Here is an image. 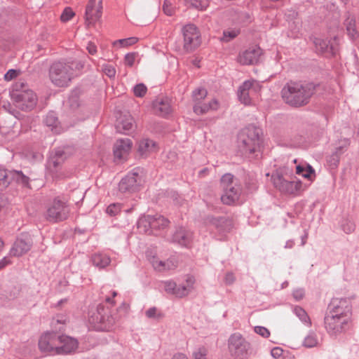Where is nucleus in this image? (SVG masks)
<instances>
[{
  "instance_id": "obj_1",
  "label": "nucleus",
  "mask_w": 359,
  "mask_h": 359,
  "mask_svg": "<svg viewBox=\"0 0 359 359\" xmlns=\"http://www.w3.org/2000/svg\"><path fill=\"white\" fill-rule=\"evenodd\" d=\"M348 311L346 300L334 299L329 305V312L325 318L327 330L332 334L341 332L347 323L346 313Z\"/></svg>"
},
{
  "instance_id": "obj_2",
  "label": "nucleus",
  "mask_w": 359,
  "mask_h": 359,
  "mask_svg": "<svg viewBox=\"0 0 359 359\" xmlns=\"http://www.w3.org/2000/svg\"><path fill=\"white\" fill-rule=\"evenodd\" d=\"M262 144V131L259 128L249 126L238 135L237 148L238 151L250 157L259 152Z\"/></svg>"
},
{
  "instance_id": "obj_3",
  "label": "nucleus",
  "mask_w": 359,
  "mask_h": 359,
  "mask_svg": "<svg viewBox=\"0 0 359 359\" xmlns=\"http://www.w3.org/2000/svg\"><path fill=\"white\" fill-rule=\"evenodd\" d=\"M312 94L313 90L309 85L294 81L287 83L281 90L285 102L295 107L306 104Z\"/></svg>"
},
{
  "instance_id": "obj_4",
  "label": "nucleus",
  "mask_w": 359,
  "mask_h": 359,
  "mask_svg": "<svg viewBox=\"0 0 359 359\" xmlns=\"http://www.w3.org/2000/svg\"><path fill=\"white\" fill-rule=\"evenodd\" d=\"M271 180L275 187L283 193L297 194L302 190V182L292 180V173H290L286 168L277 170L273 174Z\"/></svg>"
},
{
  "instance_id": "obj_5",
  "label": "nucleus",
  "mask_w": 359,
  "mask_h": 359,
  "mask_svg": "<svg viewBox=\"0 0 359 359\" xmlns=\"http://www.w3.org/2000/svg\"><path fill=\"white\" fill-rule=\"evenodd\" d=\"M69 213L70 208L67 201L55 197L47 204L43 217L49 222L57 223L66 220Z\"/></svg>"
},
{
  "instance_id": "obj_6",
  "label": "nucleus",
  "mask_w": 359,
  "mask_h": 359,
  "mask_svg": "<svg viewBox=\"0 0 359 359\" xmlns=\"http://www.w3.org/2000/svg\"><path fill=\"white\" fill-rule=\"evenodd\" d=\"M51 82L56 86H67L73 77V69L68 63L57 62L49 70Z\"/></svg>"
},
{
  "instance_id": "obj_7",
  "label": "nucleus",
  "mask_w": 359,
  "mask_h": 359,
  "mask_svg": "<svg viewBox=\"0 0 359 359\" xmlns=\"http://www.w3.org/2000/svg\"><path fill=\"white\" fill-rule=\"evenodd\" d=\"M262 86L254 80H248L242 83L238 90L240 102L245 105H254L259 100Z\"/></svg>"
},
{
  "instance_id": "obj_8",
  "label": "nucleus",
  "mask_w": 359,
  "mask_h": 359,
  "mask_svg": "<svg viewBox=\"0 0 359 359\" xmlns=\"http://www.w3.org/2000/svg\"><path fill=\"white\" fill-rule=\"evenodd\" d=\"M88 321L95 329L108 331L114 327L116 319L110 315L108 309L99 307L97 310L91 312Z\"/></svg>"
},
{
  "instance_id": "obj_9",
  "label": "nucleus",
  "mask_w": 359,
  "mask_h": 359,
  "mask_svg": "<svg viewBox=\"0 0 359 359\" xmlns=\"http://www.w3.org/2000/svg\"><path fill=\"white\" fill-rule=\"evenodd\" d=\"M183 49L189 53L196 50L201 43V32L193 24H187L182 27Z\"/></svg>"
},
{
  "instance_id": "obj_10",
  "label": "nucleus",
  "mask_w": 359,
  "mask_h": 359,
  "mask_svg": "<svg viewBox=\"0 0 359 359\" xmlns=\"http://www.w3.org/2000/svg\"><path fill=\"white\" fill-rule=\"evenodd\" d=\"M250 345L240 334H232L229 339V350L231 354L239 359L247 358L250 354Z\"/></svg>"
},
{
  "instance_id": "obj_11",
  "label": "nucleus",
  "mask_w": 359,
  "mask_h": 359,
  "mask_svg": "<svg viewBox=\"0 0 359 359\" xmlns=\"http://www.w3.org/2000/svg\"><path fill=\"white\" fill-rule=\"evenodd\" d=\"M169 221L163 216H143L139 219L138 229L144 233H152L154 230L163 229L168 226Z\"/></svg>"
},
{
  "instance_id": "obj_12",
  "label": "nucleus",
  "mask_w": 359,
  "mask_h": 359,
  "mask_svg": "<svg viewBox=\"0 0 359 359\" xmlns=\"http://www.w3.org/2000/svg\"><path fill=\"white\" fill-rule=\"evenodd\" d=\"M59 334L55 332H46L39 339L38 346L40 351L49 355H57Z\"/></svg>"
},
{
  "instance_id": "obj_13",
  "label": "nucleus",
  "mask_w": 359,
  "mask_h": 359,
  "mask_svg": "<svg viewBox=\"0 0 359 359\" xmlns=\"http://www.w3.org/2000/svg\"><path fill=\"white\" fill-rule=\"evenodd\" d=\"M102 1L90 0L86 7L85 22L88 27L95 26L102 15Z\"/></svg>"
},
{
  "instance_id": "obj_14",
  "label": "nucleus",
  "mask_w": 359,
  "mask_h": 359,
  "mask_svg": "<svg viewBox=\"0 0 359 359\" xmlns=\"http://www.w3.org/2000/svg\"><path fill=\"white\" fill-rule=\"evenodd\" d=\"M141 184V176L134 170L121 180L118 184V189L122 193L134 192L139 189Z\"/></svg>"
},
{
  "instance_id": "obj_15",
  "label": "nucleus",
  "mask_w": 359,
  "mask_h": 359,
  "mask_svg": "<svg viewBox=\"0 0 359 359\" xmlns=\"http://www.w3.org/2000/svg\"><path fill=\"white\" fill-rule=\"evenodd\" d=\"M133 146L130 139L121 138L116 141L113 147L114 156L116 161H126Z\"/></svg>"
},
{
  "instance_id": "obj_16",
  "label": "nucleus",
  "mask_w": 359,
  "mask_h": 359,
  "mask_svg": "<svg viewBox=\"0 0 359 359\" xmlns=\"http://www.w3.org/2000/svg\"><path fill=\"white\" fill-rule=\"evenodd\" d=\"M262 55V50L259 47H251L240 53L237 61L243 65H254L259 61Z\"/></svg>"
},
{
  "instance_id": "obj_17",
  "label": "nucleus",
  "mask_w": 359,
  "mask_h": 359,
  "mask_svg": "<svg viewBox=\"0 0 359 359\" xmlns=\"http://www.w3.org/2000/svg\"><path fill=\"white\" fill-rule=\"evenodd\" d=\"M187 286H177L173 281H166L164 283V288L168 293L174 294L177 297H183L189 294L190 288L194 283V280L190 278L187 279Z\"/></svg>"
},
{
  "instance_id": "obj_18",
  "label": "nucleus",
  "mask_w": 359,
  "mask_h": 359,
  "mask_svg": "<svg viewBox=\"0 0 359 359\" xmlns=\"http://www.w3.org/2000/svg\"><path fill=\"white\" fill-rule=\"evenodd\" d=\"M135 128V121L132 116L128 113H121L116 118V128L118 132L128 134Z\"/></svg>"
},
{
  "instance_id": "obj_19",
  "label": "nucleus",
  "mask_w": 359,
  "mask_h": 359,
  "mask_svg": "<svg viewBox=\"0 0 359 359\" xmlns=\"http://www.w3.org/2000/svg\"><path fill=\"white\" fill-rule=\"evenodd\" d=\"M137 145V153L142 158H147L151 154L157 153L159 149L158 144L148 138L140 140Z\"/></svg>"
},
{
  "instance_id": "obj_20",
  "label": "nucleus",
  "mask_w": 359,
  "mask_h": 359,
  "mask_svg": "<svg viewBox=\"0 0 359 359\" xmlns=\"http://www.w3.org/2000/svg\"><path fill=\"white\" fill-rule=\"evenodd\" d=\"M57 355L66 354L75 351L78 347L77 341L67 335L59 334Z\"/></svg>"
},
{
  "instance_id": "obj_21",
  "label": "nucleus",
  "mask_w": 359,
  "mask_h": 359,
  "mask_svg": "<svg viewBox=\"0 0 359 359\" xmlns=\"http://www.w3.org/2000/svg\"><path fill=\"white\" fill-rule=\"evenodd\" d=\"M153 111L155 114L165 117L172 112L170 101L168 98H157L152 104Z\"/></svg>"
},
{
  "instance_id": "obj_22",
  "label": "nucleus",
  "mask_w": 359,
  "mask_h": 359,
  "mask_svg": "<svg viewBox=\"0 0 359 359\" xmlns=\"http://www.w3.org/2000/svg\"><path fill=\"white\" fill-rule=\"evenodd\" d=\"M240 194L241 188L239 185L234 184L229 188L224 189V194L221 196V200L224 204L231 205L239 199Z\"/></svg>"
},
{
  "instance_id": "obj_23",
  "label": "nucleus",
  "mask_w": 359,
  "mask_h": 359,
  "mask_svg": "<svg viewBox=\"0 0 359 359\" xmlns=\"http://www.w3.org/2000/svg\"><path fill=\"white\" fill-rule=\"evenodd\" d=\"M149 260L155 270L163 271L170 270L176 267L177 264L174 259L163 261L156 256L149 257Z\"/></svg>"
},
{
  "instance_id": "obj_24",
  "label": "nucleus",
  "mask_w": 359,
  "mask_h": 359,
  "mask_svg": "<svg viewBox=\"0 0 359 359\" xmlns=\"http://www.w3.org/2000/svg\"><path fill=\"white\" fill-rule=\"evenodd\" d=\"M314 43L317 51L327 57L332 56L335 53V50L332 46L330 45L329 40L316 39Z\"/></svg>"
},
{
  "instance_id": "obj_25",
  "label": "nucleus",
  "mask_w": 359,
  "mask_h": 359,
  "mask_svg": "<svg viewBox=\"0 0 359 359\" xmlns=\"http://www.w3.org/2000/svg\"><path fill=\"white\" fill-rule=\"evenodd\" d=\"M38 98L32 90H24V111L33 109L37 104Z\"/></svg>"
},
{
  "instance_id": "obj_26",
  "label": "nucleus",
  "mask_w": 359,
  "mask_h": 359,
  "mask_svg": "<svg viewBox=\"0 0 359 359\" xmlns=\"http://www.w3.org/2000/svg\"><path fill=\"white\" fill-rule=\"evenodd\" d=\"M191 238V233L184 229H180L173 236L174 241L177 242L182 245H187L189 243Z\"/></svg>"
},
{
  "instance_id": "obj_27",
  "label": "nucleus",
  "mask_w": 359,
  "mask_h": 359,
  "mask_svg": "<svg viewBox=\"0 0 359 359\" xmlns=\"http://www.w3.org/2000/svg\"><path fill=\"white\" fill-rule=\"evenodd\" d=\"M92 262L95 266L102 269L108 266L111 262L110 257L102 253H96L92 257Z\"/></svg>"
},
{
  "instance_id": "obj_28",
  "label": "nucleus",
  "mask_w": 359,
  "mask_h": 359,
  "mask_svg": "<svg viewBox=\"0 0 359 359\" xmlns=\"http://www.w3.org/2000/svg\"><path fill=\"white\" fill-rule=\"evenodd\" d=\"M296 173L310 181H313L315 178V170L309 165L306 166L297 165L296 167Z\"/></svg>"
},
{
  "instance_id": "obj_29",
  "label": "nucleus",
  "mask_w": 359,
  "mask_h": 359,
  "mask_svg": "<svg viewBox=\"0 0 359 359\" xmlns=\"http://www.w3.org/2000/svg\"><path fill=\"white\" fill-rule=\"evenodd\" d=\"M346 31L349 36L355 40L359 36V33L355 27V21L353 18H348L346 21Z\"/></svg>"
},
{
  "instance_id": "obj_30",
  "label": "nucleus",
  "mask_w": 359,
  "mask_h": 359,
  "mask_svg": "<svg viewBox=\"0 0 359 359\" xmlns=\"http://www.w3.org/2000/svg\"><path fill=\"white\" fill-rule=\"evenodd\" d=\"M138 39L136 37H130L128 39H119L113 42L114 46H118L119 48H124L135 44Z\"/></svg>"
},
{
  "instance_id": "obj_31",
  "label": "nucleus",
  "mask_w": 359,
  "mask_h": 359,
  "mask_svg": "<svg viewBox=\"0 0 359 359\" xmlns=\"http://www.w3.org/2000/svg\"><path fill=\"white\" fill-rule=\"evenodd\" d=\"M192 359H210L208 348L204 346L196 348L192 353Z\"/></svg>"
},
{
  "instance_id": "obj_32",
  "label": "nucleus",
  "mask_w": 359,
  "mask_h": 359,
  "mask_svg": "<svg viewBox=\"0 0 359 359\" xmlns=\"http://www.w3.org/2000/svg\"><path fill=\"white\" fill-rule=\"evenodd\" d=\"M22 253V241L17 240L11 248L9 255L11 257H20Z\"/></svg>"
},
{
  "instance_id": "obj_33",
  "label": "nucleus",
  "mask_w": 359,
  "mask_h": 359,
  "mask_svg": "<svg viewBox=\"0 0 359 359\" xmlns=\"http://www.w3.org/2000/svg\"><path fill=\"white\" fill-rule=\"evenodd\" d=\"M9 174L11 173L0 168V190L6 189L10 184Z\"/></svg>"
},
{
  "instance_id": "obj_34",
  "label": "nucleus",
  "mask_w": 359,
  "mask_h": 359,
  "mask_svg": "<svg viewBox=\"0 0 359 359\" xmlns=\"http://www.w3.org/2000/svg\"><path fill=\"white\" fill-rule=\"evenodd\" d=\"M240 33L238 29H229L223 32L222 40L224 41H229L236 38Z\"/></svg>"
},
{
  "instance_id": "obj_35",
  "label": "nucleus",
  "mask_w": 359,
  "mask_h": 359,
  "mask_svg": "<svg viewBox=\"0 0 359 359\" xmlns=\"http://www.w3.org/2000/svg\"><path fill=\"white\" fill-rule=\"evenodd\" d=\"M233 176L231 174H225L222 176L221 179V185L223 189L229 188L233 186Z\"/></svg>"
},
{
  "instance_id": "obj_36",
  "label": "nucleus",
  "mask_w": 359,
  "mask_h": 359,
  "mask_svg": "<svg viewBox=\"0 0 359 359\" xmlns=\"http://www.w3.org/2000/svg\"><path fill=\"white\" fill-rule=\"evenodd\" d=\"M45 123L48 126L52 127V130L57 128L58 121L55 114L54 112L48 113L45 118Z\"/></svg>"
},
{
  "instance_id": "obj_37",
  "label": "nucleus",
  "mask_w": 359,
  "mask_h": 359,
  "mask_svg": "<svg viewBox=\"0 0 359 359\" xmlns=\"http://www.w3.org/2000/svg\"><path fill=\"white\" fill-rule=\"evenodd\" d=\"M145 314L149 318L159 320L163 317V314L156 307H152L146 311Z\"/></svg>"
},
{
  "instance_id": "obj_38",
  "label": "nucleus",
  "mask_w": 359,
  "mask_h": 359,
  "mask_svg": "<svg viewBox=\"0 0 359 359\" xmlns=\"http://www.w3.org/2000/svg\"><path fill=\"white\" fill-rule=\"evenodd\" d=\"M295 314L299 318V319L307 325H310V319L306 311L301 307L294 308Z\"/></svg>"
},
{
  "instance_id": "obj_39",
  "label": "nucleus",
  "mask_w": 359,
  "mask_h": 359,
  "mask_svg": "<svg viewBox=\"0 0 359 359\" xmlns=\"http://www.w3.org/2000/svg\"><path fill=\"white\" fill-rule=\"evenodd\" d=\"M208 95L207 90L203 88H199L193 91L192 96L194 101H200L206 97Z\"/></svg>"
},
{
  "instance_id": "obj_40",
  "label": "nucleus",
  "mask_w": 359,
  "mask_h": 359,
  "mask_svg": "<svg viewBox=\"0 0 359 359\" xmlns=\"http://www.w3.org/2000/svg\"><path fill=\"white\" fill-rule=\"evenodd\" d=\"M138 57L137 53H129L124 57V64L128 67H133Z\"/></svg>"
},
{
  "instance_id": "obj_41",
  "label": "nucleus",
  "mask_w": 359,
  "mask_h": 359,
  "mask_svg": "<svg viewBox=\"0 0 359 359\" xmlns=\"http://www.w3.org/2000/svg\"><path fill=\"white\" fill-rule=\"evenodd\" d=\"M147 91V86L143 83L137 84L133 88V93L136 97H142L145 95Z\"/></svg>"
},
{
  "instance_id": "obj_42",
  "label": "nucleus",
  "mask_w": 359,
  "mask_h": 359,
  "mask_svg": "<svg viewBox=\"0 0 359 359\" xmlns=\"http://www.w3.org/2000/svg\"><path fill=\"white\" fill-rule=\"evenodd\" d=\"M318 339L313 334H310L306 337L304 341V346L308 348H312L318 344Z\"/></svg>"
},
{
  "instance_id": "obj_43",
  "label": "nucleus",
  "mask_w": 359,
  "mask_h": 359,
  "mask_svg": "<svg viewBox=\"0 0 359 359\" xmlns=\"http://www.w3.org/2000/svg\"><path fill=\"white\" fill-rule=\"evenodd\" d=\"M74 15H75V13L73 11V10L71 8L67 7V8H65V10L63 11V12L60 16V20H61V21L66 22L70 20L71 19H72Z\"/></svg>"
},
{
  "instance_id": "obj_44",
  "label": "nucleus",
  "mask_w": 359,
  "mask_h": 359,
  "mask_svg": "<svg viewBox=\"0 0 359 359\" xmlns=\"http://www.w3.org/2000/svg\"><path fill=\"white\" fill-rule=\"evenodd\" d=\"M121 206L119 203H113L107 208V213L110 216H115L121 212Z\"/></svg>"
},
{
  "instance_id": "obj_45",
  "label": "nucleus",
  "mask_w": 359,
  "mask_h": 359,
  "mask_svg": "<svg viewBox=\"0 0 359 359\" xmlns=\"http://www.w3.org/2000/svg\"><path fill=\"white\" fill-rule=\"evenodd\" d=\"M194 111L198 115H201L208 113V111H210L208 104H195L194 107Z\"/></svg>"
},
{
  "instance_id": "obj_46",
  "label": "nucleus",
  "mask_w": 359,
  "mask_h": 359,
  "mask_svg": "<svg viewBox=\"0 0 359 359\" xmlns=\"http://www.w3.org/2000/svg\"><path fill=\"white\" fill-rule=\"evenodd\" d=\"M102 72L109 78H114L116 72L115 67L109 64L102 66Z\"/></svg>"
},
{
  "instance_id": "obj_47",
  "label": "nucleus",
  "mask_w": 359,
  "mask_h": 359,
  "mask_svg": "<svg viewBox=\"0 0 359 359\" xmlns=\"http://www.w3.org/2000/svg\"><path fill=\"white\" fill-rule=\"evenodd\" d=\"M62 163V159L60 157L52 158L48 163V168L51 171H57V168Z\"/></svg>"
},
{
  "instance_id": "obj_48",
  "label": "nucleus",
  "mask_w": 359,
  "mask_h": 359,
  "mask_svg": "<svg viewBox=\"0 0 359 359\" xmlns=\"http://www.w3.org/2000/svg\"><path fill=\"white\" fill-rule=\"evenodd\" d=\"M163 12L168 16H171L174 14L175 10L172 4L168 0H165L163 5Z\"/></svg>"
},
{
  "instance_id": "obj_49",
  "label": "nucleus",
  "mask_w": 359,
  "mask_h": 359,
  "mask_svg": "<svg viewBox=\"0 0 359 359\" xmlns=\"http://www.w3.org/2000/svg\"><path fill=\"white\" fill-rule=\"evenodd\" d=\"M20 74V70L17 71L15 69H10L4 75V79L7 81H10L14 79L15 78H16Z\"/></svg>"
},
{
  "instance_id": "obj_50",
  "label": "nucleus",
  "mask_w": 359,
  "mask_h": 359,
  "mask_svg": "<svg viewBox=\"0 0 359 359\" xmlns=\"http://www.w3.org/2000/svg\"><path fill=\"white\" fill-rule=\"evenodd\" d=\"M255 332L263 337H269L270 335L269 331L264 327L257 326L255 327Z\"/></svg>"
},
{
  "instance_id": "obj_51",
  "label": "nucleus",
  "mask_w": 359,
  "mask_h": 359,
  "mask_svg": "<svg viewBox=\"0 0 359 359\" xmlns=\"http://www.w3.org/2000/svg\"><path fill=\"white\" fill-rule=\"evenodd\" d=\"M285 353V351H284L281 348L279 347L273 348L271 352V355L276 359L281 358Z\"/></svg>"
},
{
  "instance_id": "obj_52",
  "label": "nucleus",
  "mask_w": 359,
  "mask_h": 359,
  "mask_svg": "<svg viewBox=\"0 0 359 359\" xmlns=\"http://www.w3.org/2000/svg\"><path fill=\"white\" fill-rule=\"evenodd\" d=\"M13 263L11 260V256L8 255L7 257H4L0 260V270L4 269L8 265H10Z\"/></svg>"
},
{
  "instance_id": "obj_53",
  "label": "nucleus",
  "mask_w": 359,
  "mask_h": 359,
  "mask_svg": "<svg viewBox=\"0 0 359 359\" xmlns=\"http://www.w3.org/2000/svg\"><path fill=\"white\" fill-rule=\"evenodd\" d=\"M208 107L210 109V111L217 110L219 107V103L216 99H213L209 102Z\"/></svg>"
},
{
  "instance_id": "obj_54",
  "label": "nucleus",
  "mask_w": 359,
  "mask_h": 359,
  "mask_svg": "<svg viewBox=\"0 0 359 359\" xmlns=\"http://www.w3.org/2000/svg\"><path fill=\"white\" fill-rule=\"evenodd\" d=\"M87 50L91 55H95L97 53V46L93 42H89L87 46Z\"/></svg>"
},
{
  "instance_id": "obj_55",
  "label": "nucleus",
  "mask_w": 359,
  "mask_h": 359,
  "mask_svg": "<svg viewBox=\"0 0 359 359\" xmlns=\"http://www.w3.org/2000/svg\"><path fill=\"white\" fill-rule=\"evenodd\" d=\"M195 3H192V5L199 10H205L207 7V5L205 4H202L201 1H198V0H194Z\"/></svg>"
},
{
  "instance_id": "obj_56",
  "label": "nucleus",
  "mask_w": 359,
  "mask_h": 359,
  "mask_svg": "<svg viewBox=\"0 0 359 359\" xmlns=\"http://www.w3.org/2000/svg\"><path fill=\"white\" fill-rule=\"evenodd\" d=\"M235 280V277L233 273H229L225 276V283L226 284H232Z\"/></svg>"
},
{
  "instance_id": "obj_57",
  "label": "nucleus",
  "mask_w": 359,
  "mask_h": 359,
  "mask_svg": "<svg viewBox=\"0 0 359 359\" xmlns=\"http://www.w3.org/2000/svg\"><path fill=\"white\" fill-rule=\"evenodd\" d=\"M11 96L16 102H20L21 100L20 95L17 90H13Z\"/></svg>"
},
{
  "instance_id": "obj_58",
  "label": "nucleus",
  "mask_w": 359,
  "mask_h": 359,
  "mask_svg": "<svg viewBox=\"0 0 359 359\" xmlns=\"http://www.w3.org/2000/svg\"><path fill=\"white\" fill-rule=\"evenodd\" d=\"M343 229L346 233H350L354 230V225L353 223L349 222L347 224V227L345 226H343Z\"/></svg>"
},
{
  "instance_id": "obj_59",
  "label": "nucleus",
  "mask_w": 359,
  "mask_h": 359,
  "mask_svg": "<svg viewBox=\"0 0 359 359\" xmlns=\"http://www.w3.org/2000/svg\"><path fill=\"white\" fill-rule=\"evenodd\" d=\"M171 359H189L187 356L184 353H176Z\"/></svg>"
},
{
  "instance_id": "obj_60",
  "label": "nucleus",
  "mask_w": 359,
  "mask_h": 359,
  "mask_svg": "<svg viewBox=\"0 0 359 359\" xmlns=\"http://www.w3.org/2000/svg\"><path fill=\"white\" fill-rule=\"evenodd\" d=\"M304 296V293L302 290H297L294 292V297L296 298V299H302Z\"/></svg>"
},
{
  "instance_id": "obj_61",
  "label": "nucleus",
  "mask_w": 359,
  "mask_h": 359,
  "mask_svg": "<svg viewBox=\"0 0 359 359\" xmlns=\"http://www.w3.org/2000/svg\"><path fill=\"white\" fill-rule=\"evenodd\" d=\"M280 359H294V355L289 353L287 351H285L283 357Z\"/></svg>"
},
{
  "instance_id": "obj_62",
  "label": "nucleus",
  "mask_w": 359,
  "mask_h": 359,
  "mask_svg": "<svg viewBox=\"0 0 359 359\" xmlns=\"http://www.w3.org/2000/svg\"><path fill=\"white\" fill-rule=\"evenodd\" d=\"M23 182H24V187L25 186H27L28 188H30V189L32 188L31 185L28 182V179L25 175H24Z\"/></svg>"
},
{
  "instance_id": "obj_63",
  "label": "nucleus",
  "mask_w": 359,
  "mask_h": 359,
  "mask_svg": "<svg viewBox=\"0 0 359 359\" xmlns=\"http://www.w3.org/2000/svg\"><path fill=\"white\" fill-rule=\"evenodd\" d=\"M106 302H107L109 304H114V302L110 297H107Z\"/></svg>"
},
{
  "instance_id": "obj_64",
  "label": "nucleus",
  "mask_w": 359,
  "mask_h": 359,
  "mask_svg": "<svg viewBox=\"0 0 359 359\" xmlns=\"http://www.w3.org/2000/svg\"><path fill=\"white\" fill-rule=\"evenodd\" d=\"M4 246V243L3 241L0 238V252L3 250Z\"/></svg>"
}]
</instances>
